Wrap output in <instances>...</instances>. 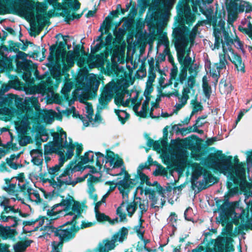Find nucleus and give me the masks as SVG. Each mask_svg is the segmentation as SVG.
I'll list each match as a JSON object with an SVG mask.
<instances>
[{
    "mask_svg": "<svg viewBox=\"0 0 252 252\" xmlns=\"http://www.w3.org/2000/svg\"><path fill=\"white\" fill-rule=\"evenodd\" d=\"M148 63L151 69L149 73L148 79L146 83V89L144 94L145 100L144 101L141 110L139 111L141 104V100L138 98V94L135 92L130 93L126 90L129 87L128 82L126 79H121L115 83L114 81L109 82L104 88L99 99L97 109L102 110L107 105L108 102L112 99L113 95L117 94L115 101L117 105L124 106L132 107L133 111L138 115L146 117L150 116L152 118H158L159 116L160 108L158 104L153 103L149 109L150 97L149 95L153 91V83L155 81L156 75L154 72L155 61L153 58L148 60Z\"/></svg>",
    "mask_w": 252,
    "mask_h": 252,
    "instance_id": "f257e3e1",
    "label": "nucleus"
},
{
    "mask_svg": "<svg viewBox=\"0 0 252 252\" xmlns=\"http://www.w3.org/2000/svg\"><path fill=\"white\" fill-rule=\"evenodd\" d=\"M48 4H52L54 9L61 10L60 14L68 21L79 19L81 16L75 14V11L80 7V3L76 0L73 4L64 2V0H44V2H37L35 5L29 0L19 3L15 0H0V14L9 11L14 12L30 21L31 31L39 33L51 15L47 13Z\"/></svg>",
    "mask_w": 252,
    "mask_h": 252,
    "instance_id": "f03ea898",
    "label": "nucleus"
},
{
    "mask_svg": "<svg viewBox=\"0 0 252 252\" xmlns=\"http://www.w3.org/2000/svg\"><path fill=\"white\" fill-rule=\"evenodd\" d=\"M174 33L175 34V46L177 52L178 60L183 66V68L174 83V87L178 88L179 83L183 84L185 82V85L182 94H179V91L175 89L173 92L162 94V95L168 97L171 96L176 97L175 108L178 111L187 103L190 90L196 83L195 78L198 72L199 66L194 63H191V58L189 56L190 50L188 47L189 40L184 33L179 29L175 30Z\"/></svg>",
    "mask_w": 252,
    "mask_h": 252,
    "instance_id": "7ed1b4c3",
    "label": "nucleus"
},
{
    "mask_svg": "<svg viewBox=\"0 0 252 252\" xmlns=\"http://www.w3.org/2000/svg\"><path fill=\"white\" fill-rule=\"evenodd\" d=\"M235 162L233 165L231 158H229L214 163V167L228 178L227 188L229 191L224 197L227 199L236 193L238 191L237 186L239 185L245 196V203H250L252 199V189L246 182L245 164L239 163L238 159H235Z\"/></svg>",
    "mask_w": 252,
    "mask_h": 252,
    "instance_id": "20e7f679",
    "label": "nucleus"
},
{
    "mask_svg": "<svg viewBox=\"0 0 252 252\" xmlns=\"http://www.w3.org/2000/svg\"><path fill=\"white\" fill-rule=\"evenodd\" d=\"M99 79L97 76L94 74H89L85 77V82H83L82 88L77 89L73 93V96L75 99H78L81 102L84 103V112L85 117L78 114L74 107H71L68 110V112L70 114L72 113L73 117H79L85 126L90 125L93 126H96L101 122L102 120L100 114L98 113L95 114L94 119L93 118L94 116L93 109L91 104L85 102L88 97V95L84 92V91H90L92 88H94L96 90H97L100 84Z\"/></svg>",
    "mask_w": 252,
    "mask_h": 252,
    "instance_id": "39448f33",
    "label": "nucleus"
},
{
    "mask_svg": "<svg viewBox=\"0 0 252 252\" xmlns=\"http://www.w3.org/2000/svg\"><path fill=\"white\" fill-rule=\"evenodd\" d=\"M96 165L98 167V170L101 169L102 165L105 162L104 168L108 174L112 176H119L118 179L120 180L117 185L122 198L124 200L127 201L128 193L133 188L134 184L131 180L129 179L127 172L123 168H120L122 164V161L117 160L115 161L114 154L111 152H108L105 157L99 152L96 154Z\"/></svg>",
    "mask_w": 252,
    "mask_h": 252,
    "instance_id": "423d86ee",
    "label": "nucleus"
},
{
    "mask_svg": "<svg viewBox=\"0 0 252 252\" xmlns=\"http://www.w3.org/2000/svg\"><path fill=\"white\" fill-rule=\"evenodd\" d=\"M47 90L45 83L40 84L39 86H32L28 84V86L24 87V91L26 94H33V95L31 97H26L24 101L22 98L20 97L15 98V104L17 108L26 113L25 116L15 122V128L18 133L26 134L29 129L31 128L30 121L28 114L30 110V105L34 107L36 110H39L38 96H36V95L37 94L43 96Z\"/></svg>",
    "mask_w": 252,
    "mask_h": 252,
    "instance_id": "0eeeda50",
    "label": "nucleus"
},
{
    "mask_svg": "<svg viewBox=\"0 0 252 252\" xmlns=\"http://www.w3.org/2000/svg\"><path fill=\"white\" fill-rule=\"evenodd\" d=\"M81 205L79 202L76 201L71 196H68L63 199L60 203L54 206V208L48 212V216L50 220L58 218L59 215L64 216H70V220L66 223H70L75 226V219L80 215Z\"/></svg>",
    "mask_w": 252,
    "mask_h": 252,
    "instance_id": "6e6552de",
    "label": "nucleus"
},
{
    "mask_svg": "<svg viewBox=\"0 0 252 252\" xmlns=\"http://www.w3.org/2000/svg\"><path fill=\"white\" fill-rule=\"evenodd\" d=\"M50 50V54L48 59L51 64L56 67L59 75L61 73L62 68L64 71L71 67L74 61L80 56L79 51H69L66 55V51L60 45L56 49L55 57L53 47H51Z\"/></svg>",
    "mask_w": 252,
    "mask_h": 252,
    "instance_id": "1a4fd4ad",
    "label": "nucleus"
},
{
    "mask_svg": "<svg viewBox=\"0 0 252 252\" xmlns=\"http://www.w3.org/2000/svg\"><path fill=\"white\" fill-rule=\"evenodd\" d=\"M53 140L48 142L44 145V157L45 160L48 163L51 158L49 155L53 153H57L59 155L60 158L65 156V152L67 151V147H70L73 149V145L71 143L69 144L67 143L66 133L62 129L60 132H54L52 134Z\"/></svg>",
    "mask_w": 252,
    "mask_h": 252,
    "instance_id": "9d476101",
    "label": "nucleus"
},
{
    "mask_svg": "<svg viewBox=\"0 0 252 252\" xmlns=\"http://www.w3.org/2000/svg\"><path fill=\"white\" fill-rule=\"evenodd\" d=\"M239 204L237 202H229L225 201L218 209L219 215L217 217V221L221 223L223 226H225V229L228 235H230L233 228V224L230 220H235L240 215L236 213V209H238Z\"/></svg>",
    "mask_w": 252,
    "mask_h": 252,
    "instance_id": "9b49d317",
    "label": "nucleus"
},
{
    "mask_svg": "<svg viewBox=\"0 0 252 252\" xmlns=\"http://www.w3.org/2000/svg\"><path fill=\"white\" fill-rule=\"evenodd\" d=\"M74 170L71 166H68L63 171L62 173L57 178V181L54 179H44V183H47L54 188L55 190L59 191L62 190L67 185L74 186L77 183L81 182L84 178H76L73 176Z\"/></svg>",
    "mask_w": 252,
    "mask_h": 252,
    "instance_id": "f8f14e48",
    "label": "nucleus"
},
{
    "mask_svg": "<svg viewBox=\"0 0 252 252\" xmlns=\"http://www.w3.org/2000/svg\"><path fill=\"white\" fill-rule=\"evenodd\" d=\"M129 193H128V194ZM128 199L127 201L124 200L123 198V202L120 206L117 209V214L120 218V221H124L126 220V214L129 217H131L135 212L137 205H139L140 214L139 215V220H142V216L144 213L146 212L148 208V202L144 200H141L139 198V201H133L132 202H128Z\"/></svg>",
    "mask_w": 252,
    "mask_h": 252,
    "instance_id": "ddd939ff",
    "label": "nucleus"
},
{
    "mask_svg": "<svg viewBox=\"0 0 252 252\" xmlns=\"http://www.w3.org/2000/svg\"><path fill=\"white\" fill-rule=\"evenodd\" d=\"M193 172L191 177L192 186L198 189H203L210 185L214 184L216 179L208 171L203 170L197 163L191 165Z\"/></svg>",
    "mask_w": 252,
    "mask_h": 252,
    "instance_id": "4468645a",
    "label": "nucleus"
},
{
    "mask_svg": "<svg viewBox=\"0 0 252 252\" xmlns=\"http://www.w3.org/2000/svg\"><path fill=\"white\" fill-rule=\"evenodd\" d=\"M155 7L150 6L149 10L152 11V17L155 21H165L170 15L176 0H152Z\"/></svg>",
    "mask_w": 252,
    "mask_h": 252,
    "instance_id": "2eb2a0df",
    "label": "nucleus"
},
{
    "mask_svg": "<svg viewBox=\"0 0 252 252\" xmlns=\"http://www.w3.org/2000/svg\"><path fill=\"white\" fill-rule=\"evenodd\" d=\"M213 1V0H185L178 4V13L179 15L182 14V16H183L184 14L187 24L192 23L195 20V15L191 13L189 3H191L192 11L195 13L197 11V6L200 5L201 2L206 4L211 3Z\"/></svg>",
    "mask_w": 252,
    "mask_h": 252,
    "instance_id": "dca6fc26",
    "label": "nucleus"
},
{
    "mask_svg": "<svg viewBox=\"0 0 252 252\" xmlns=\"http://www.w3.org/2000/svg\"><path fill=\"white\" fill-rule=\"evenodd\" d=\"M222 42V51L219 53V63H215L212 67L209 68V71L212 77L218 79L220 76V71L226 68L227 64L226 55L228 51H231V43L232 41L227 34Z\"/></svg>",
    "mask_w": 252,
    "mask_h": 252,
    "instance_id": "f3484780",
    "label": "nucleus"
},
{
    "mask_svg": "<svg viewBox=\"0 0 252 252\" xmlns=\"http://www.w3.org/2000/svg\"><path fill=\"white\" fill-rule=\"evenodd\" d=\"M129 228L123 227L115 233L110 239L103 240L99 245V252H109L114 250L118 245V242L122 243L127 238Z\"/></svg>",
    "mask_w": 252,
    "mask_h": 252,
    "instance_id": "a211bd4d",
    "label": "nucleus"
},
{
    "mask_svg": "<svg viewBox=\"0 0 252 252\" xmlns=\"http://www.w3.org/2000/svg\"><path fill=\"white\" fill-rule=\"evenodd\" d=\"M52 231L54 235L58 237L59 242L53 241L52 243V251L51 252H60V246L62 245L63 240H68L73 236V232L72 227L64 229V227L60 226L58 228L53 227Z\"/></svg>",
    "mask_w": 252,
    "mask_h": 252,
    "instance_id": "6ab92c4d",
    "label": "nucleus"
},
{
    "mask_svg": "<svg viewBox=\"0 0 252 252\" xmlns=\"http://www.w3.org/2000/svg\"><path fill=\"white\" fill-rule=\"evenodd\" d=\"M214 34L215 38V43L214 45V47L212 48V50L214 49H219L220 45V43L221 44V47L222 48V42L224 39V37L226 34L228 35V36L231 39L232 43H231L230 46H232L233 44H234V46L236 48L239 49L243 50V44L240 41L239 38L236 36L233 39L231 38L228 33L226 32L225 31H223L222 32L220 31H217L216 29L214 30Z\"/></svg>",
    "mask_w": 252,
    "mask_h": 252,
    "instance_id": "aec40b11",
    "label": "nucleus"
},
{
    "mask_svg": "<svg viewBox=\"0 0 252 252\" xmlns=\"http://www.w3.org/2000/svg\"><path fill=\"white\" fill-rule=\"evenodd\" d=\"M66 148L67 150L65 152V156H62V158H59V163L48 169L49 174L53 177H55L58 174L61 167L63 166L64 162L70 159L73 156V149L71 148L69 146Z\"/></svg>",
    "mask_w": 252,
    "mask_h": 252,
    "instance_id": "412c9836",
    "label": "nucleus"
},
{
    "mask_svg": "<svg viewBox=\"0 0 252 252\" xmlns=\"http://www.w3.org/2000/svg\"><path fill=\"white\" fill-rule=\"evenodd\" d=\"M245 18L241 22L238 30L242 32L247 34L252 39V13L246 11Z\"/></svg>",
    "mask_w": 252,
    "mask_h": 252,
    "instance_id": "4be33fe9",
    "label": "nucleus"
},
{
    "mask_svg": "<svg viewBox=\"0 0 252 252\" xmlns=\"http://www.w3.org/2000/svg\"><path fill=\"white\" fill-rule=\"evenodd\" d=\"M231 51H228L227 52L226 58H227L231 62L235 65V66L238 71L244 72L245 65L244 63L242 62L241 57L234 53L232 48H231Z\"/></svg>",
    "mask_w": 252,
    "mask_h": 252,
    "instance_id": "5701e85b",
    "label": "nucleus"
},
{
    "mask_svg": "<svg viewBox=\"0 0 252 252\" xmlns=\"http://www.w3.org/2000/svg\"><path fill=\"white\" fill-rule=\"evenodd\" d=\"M30 154L32 158V162L34 165L39 166L40 170H41L43 161L42 151L38 149H33L31 151Z\"/></svg>",
    "mask_w": 252,
    "mask_h": 252,
    "instance_id": "b1692460",
    "label": "nucleus"
},
{
    "mask_svg": "<svg viewBox=\"0 0 252 252\" xmlns=\"http://www.w3.org/2000/svg\"><path fill=\"white\" fill-rule=\"evenodd\" d=\"M12 200L10 199H7L5 197H2L0 200V206L3 208L2 212L18 213V208H16L14 206L11 205V203Z\"/></svg>",
    "mask_w": 252,
    "mask_h": 252,
    "instance_id": "393cba45",
    "label": "nucleus"
},
{
    "mask_svg": "<svg viewBox=\"0 0 252 252\" xmlns=\"http://www.w3.org/2000/svg\"><path fill=\"white\" fill-rule=\"evenodd\" d=\"M7 191L10 196V199L15 201L16 200L21 201L22 203H24V199L20 196L22 191H18L15 185L10 184L7 188Z\"/></svg>",
    "mask_w": 252,
    "mask_h": 252,
    "instance_id": "a878e982",
    "label": "nucleus"
},
{
    "mask_svg": "<svg viewBox=\"0 0 252 252\" xmlns=\"http://www.w3.org/2000/svg\"><path fill=\"white\" fill-rule=\"evenodd\" d=\"M95 218L98 221L104 222L108 221L111 224H114L118 222V218H115L113 220H111L110 218L105 215L104 213L99 212V211H96L95 212Z\"/></svg>",
    "mask_w": 252,
    "mask_h": 252,
    "instance_id": "bb28decb",
    "label": "nucleus"
},
{
    "mask_svg": "<svg viewBox=\"0 0 252 252\" xmlns=\"http://www.w3.org/2000/svg\"><path fill=\"white\" fill-rule=\"evenodd\" d=\"M226 1L227 3L232 4V6L235 8L236 12H242L245 8L247 7V3L240 0H226Z\"/></svg>",
    "mask_w": 252,
    "mask_h": 252,
    "instance_id": "cd10ccee",
    "label": "nucleus"
},
{
    "mask_svg": "<svg viewBox=\"0 0 252 252\" xmlns=\"http://www.w3.org/2000/svg\"><path fill=\"white\" fill-rule=\"evenodd\" d=\"M45 219L46 220H48V218H45V217L39 219L38 220L35 221L33 224V226H31V228L30 230H29V232L32 231H35L38 230H43L44 228L46 227V225H43Z\"/></svg>",
    "mask_w": 252,
    "mask_h": 252,
    "instance_id": "c85d7f7f",
    "label": "nucleus"
},
{
    "mask_svg": "<svg viewBox=\"0 0 252 252\" xmlns=\"http://www.w3.org/2000/svg\"><path fill=\"white\" fill-rule=\"evenodd\" d=\"M95 181V178L94 177H91L88 179V192L89 194L90 197L94 201L97 200V196L94 193L95 189L92 183L93 181Z\"/></svg>",
    "mask_w": 252,
    "mask_h": 252,
    "instance_id": "c756f323",
    "label": "nucleus"
},
{
    "mask_svg": "<svg viewBox=\"0 0 252 252\" xmlns=\"http://www.w3.org/2000/svg\"><path fill=\"white\" fill-rule=\"evenodd\" d=\"M225 241V239L223 237L218 238L216 240L214 249L210 252H224Z\"/></svg>",
    "mask_w": 252,
    "mask_h": 252,
    "instance_id": "7c9ffc66",
    "label": "nucleus"
},
{
    "mask_svg": "<svg viewBox=\"0 0 252 252\" xmlns=\"http://www.w3.org/2000/svg\"><path fill=\"white\" fill-rule=\"evenodd\" d=\"M20 156V154L17 155H12L9 158H7V164L12 168L14 169H17L19 167H22V164H20L17 163V161L18 159Z\"/></svg>",
    "mask_w": 252,
    "mask_h": 252,
    "instance_id": "2f4dec72",
    "label": "nucleus"
},
{
    "mask_svg": "<svg viewBox=\"0 0 252 252\" xmlns=\"http://www.w3.org/2000/svg\"><path fill=\"white\" fill-rule=\"evenodd\" d=\"M178 217L175 213H171L167 218V224L172 227V234H174L177 228V221Z\"/></svg>",
    "mask_w": 252,
    "mask_h": 252,
    "instance_id": "473e14b6",
    "label": "nucleus"
},
{
    "mask_svg": "<svg viewBox=\"0 0 252 252\" xmlns=\"http://www.w3.org/2000/svg\"><path fill=\"white\" fill-rule=\"evenodd\" d=\"M97 153H95V154ZM94 154L92 151H89L86 153L83 157L81 158V161L83 163H90L95 162V164H96V160H94ZM95 160H96V156H95Z\"/></svg>",
    "mask_w": 252,
    "mask_h": 252,
    "instance_id": "72a5a7b5",
    "label": "nucleus"
},
{
    "mask_svg": "<svg viewBox=\"0 0 252 252\" xmlns=\"http://www.w3.org/2000/svg\"><path fill=\"white\" fill-rule=\"evenodd\" d=\"M31 242L30 241L19 242L14 246L15 252H24L26 248L30 245Z\"/></svg>",
    "mask_w": 252,
    "mask_h": 252,
    "instance_id": "f704fd0d",
    "label": "nucleus"
},
{
    "mask_svg": "<svg viewBox=\"0 0 252 252\" xmlns=\"http://www.w3.org/2000/svg\"><path fill=\"white\" fill-rule=\"evenodd\" d=\"M143 221V220L142 219L141 221L139 220L138 224L135 226L133 228L134 231L137 233V236L140 239L143 238V234L145 231L144 227L142 226V222Z\"/></svg>",
    "mask_w": 252,
    "mask_h": 252,
    "instance_id": "c9c22d12",
    "label": "nucleus"
},
{
    "mask_svg": "<svg viewBox=\"0 0 252 252\" xmlns=\"http://www.w3.org/2000/svg\"><path fill=\"white\" fill-rule=\"evenodd\" d=\"M115 113L123 124H125L126 121L128 119L129 115L126 111L115 110Z\"/></svg>",
    "mask_w": 252,
    "mask_h": 252,
    "instance_id": "e433bc0d",
    "label": "nucleus"
},
{
    "mask_svg": "<svg viewBox=\"0 0 252 252\" xmlns=\"http://www.w3.org/2000/svg\"><path fill=\"white\" fill-rule=\"evenodd\" d=\"M55 112L53 110H49L45 113L44 115V121L48 124L51 123L54 120Z\"/></svg>",
    "mask_w": 252,
    "mask_h": 252,
    "instance_id": "4c0bfd02",
    "label": "nucleus"
},
{
    "mask_svg": "<svg viewBox=\"0 0 252 252\" xmlns=\"http://www.w3.org/2000/svg\"><path fill=\"white\" fill-rule=\"evenodd\" d=\"M191 104L192 106V111L191 112V116L195 113L202 111L203 107L201 105L200 102L196 100H192Z\"/></svg>",
    "mask_w": 252,
    "mask_h": 252,
    "instance_id": "58836bf2",
    "label": "nucleus"
},
{
    "mask_svg": "<svg viewBox=\"0 0 252 252\" xmlns=\"http://www.w3.org/2000/svg\"><path fill=\"white\" fill-rule=\"evenodd\" d=\"M183 147L182 141L179 139L172 140L171 141L170 148L174 151H178Z\"/></svg>",
    "mask_w": 252,
    "mask_h": 252,
    "instance_id": "ea45409f",
    "label": "nucleus"
},
{
    "mask_svg": "<svg viewBox=\"0 0 252 252\" xmlns=\"http://www.w3.org/2000/svg\"><path fill=\"white\" fill-rule=\"evenodd\" d=\"M14 213H15L2 212L0 215V221L1 222H8L9 220H12L13 219L11 218V216L12 214Z\"/></svg>",
    "mask_w": 252,
    "mask_h": 252,
    "instance_id": "a19ab883",
    "label": "nucleus"
},
{
    "mask_svg": "<svg viewBox=\"0 0 252 252\" xmlns=\"http://www.w3.org/2000/svg\"><path fill=\"white\" fill-rule=\"evenodd\" d=\"M27 197L34 201L37 204H42V199L40 198L39 194L37 192H33L31 194H29Z\"/></svg>",
    "mask_w": 252,
    "mask_h": 252,
    "instance_id": "79ce46f5",
    "label": "nucleus"
},
{
    "mask_svg": "<svg viewBox=\"0 0 252 252\" xmlns=\"http://www.w3.org/2000/svg\"><path fill=\"white\" fill-rule=\"evenodd\" d=\"M144 167H145L144 166H140L139 167L138 169L137 170V174L139 175V177L142 183L146 182V184L147 185H149L150 183H149L148 177L145 174H144L143 173H142L140 171V169H142Z\"/></svg>",
    "mask_w": 252,
    "mask_h": 252,
    "instance_id": "37998d69",
    "label": "nucleus"
},
{
    "mask_svg": "<svg viewBox=\"0 0 252 252\" xmlns=\"http://www.w3.org/2000/svg\"><path fill=\"white\" fill-rule=\"evenodd\" d=\"M220 89L222 94H228L231 91V85L225 82L222 83L220 85Z\"/></svg>",
    "mask_w": 252,
    "mask_h": 252,
    "instance_id": "c03bdc74",
    "label": "nucleus"
},
{
    "mask_svg": "<svg viewBox=\"0 0 252 252\" xmlns=\"http://www.w3.org/2000/svg\"><path fill=\"white\" fill-rule=\"evenodd\" d=\"M200 118H198L196 121V123L192 126H189L188 127H186L187 129V133H189L191 132H194L198 131V127L202 126L203 123H199Z\"/></svg>",
    "mask_w": 252,
    "mask_h": 252,
    "instance_id": "a18cd8bd",
    "label": "nucleus"
},
{
    "mask_svg": "<svg viewBox=\"0 0 252 252\" xmlns=\"http://www.w3.org/2000/svg\"><path fill=\"white\" fill-rule=\"evenodd\" d=\"M12 80L8 82L11 88L18 89L20 88V82L18 80V78L16 76L12 78Z\"/></svg>",
    "mask_w": 252,
    "mask_h": 252,
    "instance_id": "49530a36",
    "label": "nucleus"
},
{
    "mask_svg": "<svg viewBox=\"0 0 252 252\" xmlns=\"http://www.w3.org/2000/svg\"><path fill=\"white\" fill-rule=\"evenodd\" d=\"M67 143L68 144H69L70 143H71V144L73 145V150H74V148L76 147V154L77 156H79L80 153H81L83 148L81 145L78 144H73L72 143V140L70 138H69V141H67ZM73 152L74 153V151H73Z\"/></svg>",
    "mask_w": 252,
    "mask_h": 252,
    "instance_id": "de8ad7c7",
    "label": "nucleus"
},
{
    "mask_svg": "<svg viewBox=\"0 0 252 252\" xmlns=\"http://www.w3.org/2000/svg\"><path fill=\"white\" fill-rule=\"evenodd\" d=\"M197 25H196L192 29V31H191V32L189 34V40L190 42V47H189V48L191 47V44L193 43L194 39L197 34Z\"/></svg>",
    "mask_w": 252,
    "mask_h": 252,
    "instance_id": "09e8293b",
    "label": "nucleus"
},
{
    "mask_svg": "<svg viewBox=\"0 0 252 252\" xmlns=\"http://www.w3.org/2000/svg\"><path fill=\"white\" fill-rule=\"evenodd\" d=\"M159 83L160 87L162 89H164L167 87L171 85L172 82L170 80H166L164 78H163L159 80Z\"/></svg>",
    "mask_w": 252,
    "mask_h": 252,
    "instance_id": "8fccbe9b",
    "label": "nucleus"
},
{
    "mask_svg": "<svg viewBox=\"0 0 252 252\" xmlns=\"http://www.w3.org/2000/svg\"><path fill=\"white\" fill-rule=\"evenodd\" d=\"M31 141V138L29 136L24 135L19 140V144L21 146H25Z\"/></svg>",
    "mask_w": 252,
    "mask_h": 252,
    "instance_id": "3c124183",
    "label": "nucleus"
},
{
    "mask_svg": "<svg viewBox=\"0 0 252 252\" xmlns=\"http://www.w3.org/2000/svg\"><path fill=\"white\" fill-rule=\"evenodd\" d=\"M158 44L163 45L164 46H169V42L168 40L167 37L164 35L160 37L158 41Z\"/></svg>",
    "mask_w": 252,
    "mask_h": 252,
    "instance_id": "603ef678",
    "label": "nucleus"
},
{
    "mask_svg": "<svg viewBox=\"0 0 252 252\" xmlns=\"http://www.w3.org/2000/svg\"><path fill=\"white\" fill-rule=\"evenodd\" d=\"M202 87L206 96L209 98L211 93V88L209 84H203Z\"/></svg>",
    "mask_w": 252,
    "mask_h": 252,
    "instance_id": "864d4df0",
    "label": "nucleus"
},
{
    "mask_svg": "<svg viewBox=\"0 0 252 252\" xmlns=\"http://www.w3.org/2000/svg\"><path fill=\"white\" fill-rule=\"evenodd\" d=\"M31 73L30 72L25 73L23 76L24 80L26 81L27 83H32L33 79H31Z\"/></svg>",
    "mask_w": 252,
    "mask_h": 252,
    "instance_id": "5fc2aeb1",
    "label": "nucleus"
},
{
    "mask_svg": "<svg viewBox=\"0 0 252 252\" xmlns=\"http://www.w3.org/2000/svg\"><path fill=\"white\" fill-rule=\"evenodd\" d=\"M11 218H12L13 219H12V220L9 221L8 223L9 224V226L15 227L18 224V221L19 220V219L17 217L13 216L12 215L11 216Z\"/></svg>",
    "mask_w": 252,
    "mask_h": 252,
    "instance_id": "6e6d98bb",
    "label": "nucleus"
},
{
    "mask_svg": "<svg viewBox=\"0 0 252 252\" xmlns=\"http://www.w3.org/2000/svg\"><path fill=\"white\" fill-rule=\"evenodd\" d=\"M109 194V192H107L106 194H105L102 197L101 200L100 201H98L95 205V208H94V211L96 212V211H99L98 210V207L99 206L102 204V203H104L105 201L106 198L108 196Z\"/></svg>",
    "mask_w": 252,
    "mask_h": 252,
    "instance_id": "4d7b16f0",
    "label": "nucleus"
},
{
    "mask_svg": "<svg viewBox=\"0 0 252 252\" xmlns=\"http://www.w3.org/2000/svg\"><path fill=\"white\" fill-rule=\"evenodd\" d=\"M178 70L177 68H173L171 70L170 73V80L172 81V80L175 79L177 75Z\"/></svg>",
    "mask_w": 252,
    "mask_h": 252,
    "instance_id": "13d9d810",
    "label": "nucleus"
},
{
    "mask_svg": "<svg viewBox=\"0 0 252 252\" xmlns=\"http://www.w3.org/2000/svg\"><path fill=\"white\" fill-rule=\"evenodd\" d=\"M192 212V209L190 207H188L185 211L184 216L186 220H191V217L189 216V214Z\"/></svg>",
    "mask_w": 252,
    "mask_h": 252,
    "instance_id": "bf43d9fd",
    "label": "nucleus"
},
{
    "mask_svg": "<svg viewBox=\"0 0 252 252\" xmlns=\"http://www.w3.org/2000/svg\"><path fill=\"white\" fill-rule=\"evenodd\" d=\"M27 54L22 51H19L16 54V58H17V59H21L22 60H24L27 58Z\"/></svg>",
    "mask_w": 252,
    "mask_h": 252,
    "instance_id": "052dcab7",
    "label": "nucleus"
},
{
    "mask_svg": "<svg viewBox=\"0 0 252 252\" xmlns=\"http://www.w3.org/2000/svg\"><path fill=\"white\" fill-rule=\"evenodd\" d=\"M0 252H9L8 247L3 244H0Z\"/></svg>",
    "mask_w": 252,
    "mask_h": 252,
    "instance_id": "680f3d73",
    "label": "nucleus"
},
{
    "mask_svg": "<svg viewBox=\"0 0 252 252\" xmlns=\"http://www.w3.org/2000/svg\"><path fill=\"white\" fill-rule=\"evenodd\" d=\"M71 87L69 84H65L62 89V92L63 94H66L67 92H70Z\"/></svg>",
    "mask_w": 252,
    "mask_h": 252,
    "instance_id": "e2e57ef3",
    "label": "nucleus"
},
{
    "mask_svg": "<svg viewBox=\"0 0 252 252\" xmlns=\"http://www.w3.org/2000/svg\"><path fill=\"white\" fill-rule=\"evenodd\" d=\"M119 49L118 48L114 49L113 50L112 56V59H114L116 58H119Z\"/></svg>",
    "mask_w": 252,
    "mask_h": 252,
    "instance_id": "0e129e2a",
    "label": "nucleus"
},
{
    "mask_svg": "<svg viewBox=\"0 0 252 252\" xmlns=\"http://www.w3.org/2000/svg\"><path fill=\"white\" fill-rule=\"evenodd\" d=\"M11 88L9 83L8 84H3L1 86V91L3 92H7Z\"/></svg>",
    "mask_w": 252,
    "mask_h": 252,
    "instance_id": "69168bd1",
    "label": "nucleus"
},
{
    "mask_svg": "<svg viewBox=\"0 0 252 252\" xmlns=\"http://www.w3.org/2000/svg\"><path fill=\"white\" fill-rule=\"evenodd\" d=\"M150 199L152 200L153 203L152 204V207L153 208H156L157 206L155 205L157 203V199L155 198V196L153 195H150Z\"/></svg>",
    "mask_w": 252,
    "mask_h": 252,
    "instance_id": "338daca9",
    "label": "nucleus"
},
{
    "mask_svg": "<svg viewBox=\"0 0 252 252\" xmlns=\"http://www.w3.org/2000/svg\"><path fill=\"white\" fill-rule=\"evenodd\" d=\"M94 223L93 222H86V221H84V222H82V228L83 227H90V226H92L94 225Z\"/></svg>",
    "mask_w": 252,
    "mask_h": 252,
    "instance_id": "774afa93",
    "label": "nucleus"
}]
</instances>
